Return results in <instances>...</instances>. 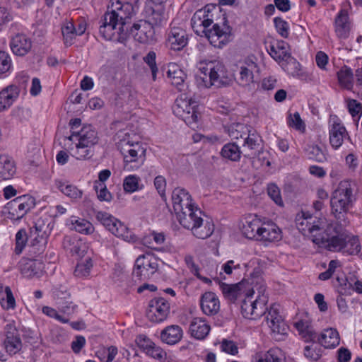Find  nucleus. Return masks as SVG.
Listing matches in <instances>:
<instances>
[{
	"label": "nucleus",
	"instance_id": "obj_24",
	"mask_svg": "<svg viewBox=\"0 0 362 362\" xmlns=\"http://www.w3.org/2000/svg\"><path fill=\"white\" fill-rule=\"evenodd\" d=\"M262 221L256 215L247 216L243 222L242 233L248 239H255L258 235Z\"/></svg>",
	"mask_w": 362,
	"mask_h": 362
},
{
	"label": "nucleus",
	"instance_id": "obj_52",
	"mask_svg": "<svg viewBox=\"0 0 362 362\" xmlns=\"http://www.w3.org/2000/svg\"><path fill=\"white\" fill-rule=\"evenodd\" d=\"M91 148L90 146H84L78 142L76 146L74 156L78 160L90 158L93 155V151Z\"/></svg>",
	"mask_w": 362,
	"mask_h": 362
},
{
	"label": "nucleus",
	"instance_id": "obj_47",
	"mask_svg": "<svg viewBox=\"0 0 362 362\" xmlns=\"http://www.w3.org/2000/svg\"><path fill=\"white\" fill-rule=\"evenodd\" d=\"M92 267V259L88 257L83 262L77 264L74 270V275L79 278L86 277L90 274Z\"/></svg>",
	"mask_w": 362,
	"mask_h": 362
},
{
	"label": "nucleus",
	"instance_id": "obj_5",
	"mask_svg": "<svg viewBox=\"0 0 362 362\" xmlns=\"http://www.w3.org/2000/svg\"><path fill=\"white\" fill-rule=\"evenodd\" d=\"M296 225L299 231L305 235H310L312 240L315 235L319 236L322 233L326 224L325 218L313 217L308 213L301 212L296 215Z\"/></svg>",
	"mask_w": 362,
	"mask_h": 362
},
{
	"label": "nucleus",
	"instance_id": "obj_19",
	"mask_svg": "<svg viewBox=\"0 0 362 362\" xmlns=\"http://www.w3.org/2000/svg\"><path fill=\"white\" fill-rule=\"evenodd\" d=\"M172 202L175 213L194 205L189 192L185 189L180 187L175 188L173 191Z\"/></svg>",
	"mask_w": 362,
	"mask_h": 362
},
{
	"label": "nucleus",
	"instance_id": "obj_7",
	"mask_svg": "<svg viewBox=\"0 0 362 362\" xmlns=\"http://www.w3.org/2000/svg\"><path fill=\"white\" fill-rule=\"evenodd\" d=\"M196 103L189 100L177 99L173 107L174 112L192 129L197 127V122L199 114L197 110Z\"/></svg>",
	"mask_w": 362,
	"mask_h": 362
},
{
	"label": "nucleus",
	"instance_id": "obj_36",
	"mask_svg": "<svg viewBox=\"0 0 362 362\" xmlns=\"http://www.w3.org/2000/svg\"><path fill=\"white\" fill-rule=\"evenodd\" d=\"M213 20L208 18V15L206 14L205 11L199 10L194 13L192 19L191 24H193L194 27L202 28V33H205L212 25Z\"/></svg>",
	"mask_w": 362,
	"mask_h": 362
},
{
	"label": "nucleus",
	"instance_id": "obj_15",
	"mask_svg": "<svg viewBox=\"0 0 362 362\" xmlns=\"http://www.w3.org/2000/svg\"><path fill=\"white\" fill-rule=\"evenodd\" d=\"M175 214L180 225L189 230L193 228L195 221H198L202 216V211L194 205L187 207Z\"/></svg>",
	"mask_w": 362,
	"mask_h": 362
},
{
	"label": "nucleus",
	"instance_id": "obj_57",
	"mask_svg": "<svg viewBox=\"0 0 362 362\" xmlns=\"http://www.w3.org/2000/svg\"><path fill=\"white\" fill-rule=\"evenodd\" d=\"M199 71L200 75L197 76V83L199 87L208 88L215 85V83L214 80H212V77H211L210 74L204 72V70Z\"/></svg>",
	"mask_w": 362,
	"mask_h": 362
},
{
	"label": "nucleus",
	"instance_id": "obj_2",
	"mask_svg": "<svg viewBox=\"0 0 362 362\" xmlns=\"http://www.w3.org/2000/svg\"><path fill=\"white\" fill-rule=\"evenodd\" d=\"M354 184L349 180L339 182L330 198L331 214L340 225L349 223L347 214L356 202Z\"/></svg>",
	"mask_w": 362,
	"mask_h": 362
},
{
	"label": "nucleus",
	"instance_id": "obj_25",
	"mask_svg": "<svg viewBox=\"0 0 362 362\" xmlns=\"http://www.w3.org/2000/svg\"><path fill=\"white\" fill-rule=\"evenodd\" d=\"M201 308L206 315H214L220 309V303L217 296L213 292H206L201 298Z\"/></svg>",
	"mask_w": 362,
	"mask_h": 362
},
{
	"label": "nucleus",
	"instance_id": "obj_22",
	"mask_svg": "<svg viewBox=\"0 0 362 362\" xmlns=\"http://www.w3.org/2000/svg\"><path fill=\"white\" fill-rule=\"evenodd\" d=\"M210 325L205 319L194 317L191 320L189 326V332L193 338L202 340L205 339L210 332Z\"/></svg>",
	"mask_w": 362,
	"mask_h": 362
},
{
	"label": "nucleus",
	"instance_id": "obj_26",
	"mask_svg": "<svg viewBox=\"0 0 362 362\" xmlns=\"http://www.w3.org/2000/svg\"><path fill=\"white\" fill-rule=\"evenodd\" d=\"M182 328L176 325H172L164 328L160 334V340L167 344L173 345L178 343L182 338Z\"/></svg>",
	"mask_w": 362,
	"mask_h": 362
},
{
	"label": "nucleus",
	"instance_id": "obj_37",
	"mask_svg": "<svg viewBox=\"0 0 362 362\" xmlns=\"http://www.w3.org/2000/svg\"><path fill=\"white\" fill-rule=\"evenodd\" d=\"M340 86L347 90H351L354 86V74L351 68L344 66L337 72Z\"/></svg>",
	"mask_w": 362,
	"mask_h": 362
},
{
	"label": "nucleus",
	"instance_id": "obj_17",
	"mask_svg": "<svg viewBox=\"0 0 362 362\" xmlns=\"http://www.w3.org/2000/svg\"><path fill=\"white\" fill-rule=\"evenodd\" d=\"M53 228L54 221L50 217H40L35 223L34 227L30 229L31 236H33L35 240L40 239L47 241Z\"/></svg>",
	"mask_w": 362,
	"mask_h": 362
},
{
	"label": "nucleus",
	"instance_id": "obj_6",
	"mask_svg": "<svg viewBox=\"0 0 362 362\" xmlns=\"http://www.w3.org/2000/svg\"><path fill=\"white\" fill-rule=\"evenodd\" d=\"M35 206V199L28 194H25L19 196L7 203L5 210L8 214V218L19 220Z\"/></svg>",
	"mask_w": 362,
	"mask_h": 362
},
{
	"label": "nucleus",
	"instance_id": "obj_50",
	"mask_svg": "<svg viewBox=\"0 0 362 362\" xmlns=\"http://www.w3.org/2000/svg\"><path fill=\"white\" fill-rule=\"evenodd\" d=\"M46 244L47 241L40 239L35 240V238H33L31 244L29 245L30 255L33 258L39 257L44 252Z\"/></svg>",
	"mask_w": 362,
	"mask_h": 362
},
{
	"label": "nucleus",
	"instance_id": "obj_64",
	"mask_svg": "<svg viewBox=\"0 0 362 362\" xmlns=\"http://www.w3.org/2000/svg\"><path fill=\"white\" fill-rule=\"evenodd\" d=\"M222 351L231 355H235L238 352V349L236 344L233 341L227 339H223L221 344Z\"/></svg>",
	"mask_w": 362,
	"mask_h": 362
},
{
	"label": "nucleus",
	"instance_id": "obj_53",
	"mask_svg": "<svg viewBox=\"0 0 362 362\" xmlns=\"http://www.w3.org/2000/svg\"><path fill=\"white\" fill-rule=\"evenodd\" d=\"M72 224L74 226V229L78 233L90 234L93 231L92 224L84 219L72 220Z\"/></svg>",
	"mask_w": 362,
	"mask_h": 362
},
{
	"label": "nucleus",
	"instance_id": "obj_12",
	"mask_svg": "<svg viewBox=\"0 0 362 362\" xmlns=\"http://www.w3.org/2000/svg\"><path fill=\"white\" fill-rule=\"evenodd\" d=\"M267 325L274 335H284L286 334L288 327L283 320L279 312V305L271 306L265 317Z\"/></svg>",
	"mask_w": 362,
	"mask_h": 362
},
{
	"label": "nucleus",
	"instance_id": "obj_21",
	"mask_svg": "<svg viewBox=\"0 0 362 362\" xmlns=\"http://www.w3.org/2000/svg\"><path fill=\"white\" fill-rule=\"evenodd\" d=\"M329 143L334 149H338L343 144L344 139L348 136L346 128L337 119L334 121L329 129Z\"/></svg>",
	"mask_w": 362,
	"mask_h": 362
},
{
	"label": "nucleus",
	"instance_id": "obj_4",
	"mask_svg": "<svg viewBox=\"0 0 362 362\" xmlns=\"http://www.w3.org/2000/svg\"><path fill=\"white\" fill-rule=\"evenodd\" d=\"M342 226H344L337 222L329 224L323 230L325 232V235L322 233H320L319 236L315 235L313 243L332 252H341L346 238Z\"/></svg>",
	"mask_w": 362,
	"mask_h": 362
},
{
	"label": "nucleus",
	"instance_id": "obj_29",
	"mask_svg": "<svg viewBox=\"0 0 362 362\" xmlns=\"http://www.w3.org/2000/svg\"><path fill=\"white\" fill-rule=\"evenodd\" d=\"M19 88L10 85L0 91V111L8 108L19 96Z\"/></svg>",
	"mask_w": 362,
	"mask_h": 362
},
{
	"label": "nucleus",
	"instance_id": "obj_58",
	"mask_svg": "<svg viewBox=\"0 0 362 362\" xmlns=\"http://www.w3.org/2000/svg\"><path fill=\"white\" fill-rule=\"evenodd\" d=\"M11 66V60L8 54L4 51H0V74L8 72Z\"/></svg>",
	"mask_w": 362,
	"mask_h": 362
},
{
	"label": "nucleus",
	"instance_id": "obj_45",
	"mask_svg": "<svg viewBox=\"0 0 362 362\" xmlns=\"http://www.w3.org/2000/svg\"><path fill=\"white\" fill-rule=\"evenodd\" d=\"M221 154L226 159L238 161L240 158L241 151L235 144L228 143L223 146Z\"/></svg>",
	"mask_w": 362,
	"mask_h": 362
},
{
	"label": "nucleus",
	"instance_id": "obj_48",
	"mask_svg": "<svg viewBox=\"0 0 362 362\" xmlns=\"http://www.w3.org/2000/svg\"><path fill=\"white\" fill-rule=\"evenodd\" d=\"M0 303L1 306L6 309H13L16 306V300L10 287L5 288V293L0 294Z\"/></svg>",
	"mask_w": 362,
	"mask_h": 362
},
{
	"label": "nucleus",
	"instance_id": "obj_14",
	"mask_svg": "<svg viewBox=\"0 0 362 362\" xmlns=\"http://www.w3.org/2000/svg\"><path fill=\"white\" fill-rule=\"evenodd\" d=\"M158 269L156 259L150 254L139 255L137 257V276L150 278Z\"/></svg>",
	"mask_w": 362,
	"mask_h": 362
},
{
	"label": "nucleus",
	"instance_id": "obj_44",
	"mask_svg": "<svg viewBox=\"0 0 362 362\" xmlns=\"http://www.w3.org/2000/svg\"><path fill=\"white\" fill-rule=\"evenodd\" d=\"M305 154L308 159L323 163L327 160V155L324 150L315 144L308 145L305 148Z\"/></svg>",
	"mask_w": 362,
	"mask_h": 362
},
{
	"label": "nucleus",
	"instance_id": "obj_34",
	"mask_svg": "<svg viewBox=\"0 0 362 362\" xmlns=\"http://www.w3.org/2000/svg\"><path fill=\"white\" fill-rule=\"evenodd\" d=\"M245 136L243 147L250 151L247 153L246 156H255L256 151L260 146L261 137L255 131L252 132L250 129Z\"/></svg>",
	"mask_w": 362,
	"mask_h": 362
},
{
	"label": "nucleus",
	"instance_id": "obj_13",
	"mask_svg": "<svg viewBox=\"0 0 362 362\" xmlns=\"http://www.w3.org/2000/svg\"><path fill=\"white\" fill-rule=\"evenodd\" d=\"M103 225L115 236L122 238L124 240L129 243H135L136 236L134 234L129 231L128 228L121 221L111 215L105 221Z\"/></svg>",
	"mask_w": 362,
	"mask_h": 362
},
{
	"label": "nucleus",
	"instance_id": "obj_51",
	"mask_svg": "<svg viewBox=\"0 0 362 362\" xmlns=\"http://www.w3.org/2000/svg\"><path fill=\"white\" fill-rule=\"evenodd\" d=\"M185 262L187 267L190 270V272L194 276H196L199 279L202 280V281H204V283H206V284L211 283V280L210 279L204 277L200 275V274L199 272V268L198 265H197L195 264L192 256L186 255L185 257Z\"/></svg>",
	"mask_w": 362,
	"mask_h": 362
},
{
	"label": "nucleus",
	"instance_id": "obj_23",
	"mask_svg": "<svg viewBox=\"0 0 362 362\" xmlns=\"http://www.w3.org/2000/svg\"><path fill=\"white\" fill-rule=\"evenodd\" d=\"M134 141L130 140L129 138L123 139L119 143L120 151L124 156V161L125 163L124 170L127 171L133 170V166L130 163L136 161V150L134 148Z\"/></svg>",
	"mask_w": 362,
	"mask_h": 362
},
{
	"label": "nucleus",
	"instance_id": "obj_10",
	"mask_svg": "<svg viewBox=\"0 0 362 362\" xmlns=\"http://www.w3.org/2000/svg\"><path fill=\"white\" fill-rule=\"evenodd\" d=\"M170 309L168 300L163 297L154 298L149 302L147 317L153 322H162L168 318Z\"/></svg>",
	"mask_w": 362,
	"mask_h": 362
},
{
	"label": "nucleus",
	"instance_id": "obj_27",
	"mask_svg": "<svg viewBox=\"0 0 362 362\" xmlns=\"http://www.w3.org/2000/svg\"><path fill=\"white\" fill-rule=\"evenodd\" d=\"M280 233V229L275 224L262 222L256 240L269 242L278 240L281 238Z\"/></svg>",
	"mask_w": 362,
	"mask_h": 362
},
{
	"label": "nucleus",
	"instance_id": "obj_8",
	"mask_svg": "<svg viewBox=\"0 0 362 362\" xmlns=\"http://www.w3.org/2000/svg\"><path fill=\"white\" fill-rule=\"evenodd\" d=\"M257 59L254 55L246 57L240 63L239 75L236 79L238 85L250 88L255 83V74L259 72Z\"/></svg>",
	"mask_w": 362,
	"mask_h": 362
},
{
	"label": "nucleus",
	"instance_id": "obj_38",
	"mask_svg": "<svg viewBox=\"0 0 362 362\" xmlns=\"http://www.w3.org/2000/svg\"><path fill=\"white\" fill-rule=\"evenodd\" d=\"M214 279L219 284L220 288L226 298L231 301H235L238 298L241 290L240 284H227L225 283H221L218 278H214Z\"/></svg>",
	"mask_w": 362,
	"mask_h": 362
},
{
	"label": "nucleus",
	"instance_id": "obj_3",
	"mask_svg": "<svg viewBox=\"0 0 362 362\" xmlns=\"http://www.w3.org/2000/svg\"><path fill=\"white\" fill-rule=\"evenodd\" d=\"M295 327L305 341L317 340L326 349H332L339 344V334L335 329H326L318 337L313 326L308 321H298L295 323Z\"/></svg>",
	"mask_w": 362,
	"mask_h": 362
},
{
	"label": "nucleus",
	"instance_id": "obj_60",
	"mask_svg": "<svg viewBox=\"0 0 362 362\" xmlns=\"http://www.w3.org/2000/svg\"><path fill=\"white\" fill-rule=\"evenodd\" d=\"M94 188L97 192V197L100 201L110 202L112 200V194L107 190L104 184H99L95 185Z\"/></svg>",
	"mask_w": 362,
	"mask_h": 362
},
{
	"label": "nucleus",
	"instance_id": "obj_32",
	"mask_svg": "<svg viewBox=\"0 0 362 362\" xmlns=\"http://www.w3.org/2000/svg\"><path fill=\"white\" fill-rule=\"evenodd\" d=\"M16 173V165L11 157L8 155H0V178L11 179Z\"/></svg>",
	"mask_w": 362,
	"mask_h": 362
},
{
	"label": "nucleus",
	"instance_id": "obj_46",
	"mask_svg": "<svg viewBox=\"0 0 362 362\" xmlns=\"http://www.w3.org/2000/svg\"><path fill=\"white\" fill-rule=\"evenodd\" d=\"M361 249V244L357 237H348L346 235L345 242L341 251L343 253L349 255H355L359 253Z\"/></svg>",
	"mask_w": 362,
	"mask_h": 362
},
{
	"label": "nucleus",
	"instance_id": "obj_54",
	"mask_svg": "<svg viewBox=\"0 0 362 362\" xmlns=\"http://www.w3.org/2000/svg\"><path fill=\"white\" fill-rule=\"evenodd\" d=\"M259 362H284L282 354L279 349H271L264 355V358L259 359Z\"/></svg>",
	"mask_w": 362,
	"mask_h": 362
},
{
	"label": "nucleus",
	"instance_id": "obj_16",
	"mask_svg": "<svg viewBox=\"0 0 362 362\" xmlns=\"http://www.w3.org/2000/svg\"><path fill=\"white\" fill-rule=\"evenodd\" d=\"M137 346L147 356L158 360L163 359L166 354L145 334H139L137 337Z\"/></svg>",
	"mask_w": 362,
	"mask_h": 362
},
{
	"label": "nucleus",
	"instance_id": "obj_30",
	"mask_svg": "<svg viewBox=\"0 0 362 362\" xmlns=\"http://www.w3.org/2000/svg\"><path fill=\"white\" fill-rule=\"evenodd\" d=\"M190 230L196 238L206 239L212 235L214 226L211 221H204L202 217L198 221H195L194 226Z\"/></svg>",
	"mask_w": 362,
	"mask_h": 362
},
{
	"label": "nucleus",
	"instance_id": "obj_20",
	"mask_svg": "<svg viewBox=\"0 0 362 362\" xmlns=\"http://www.w3.org/2000/svg\"><path fill=\"white\" fill-rule=\"evenodd\" d=\"M74 136H78V142L84 146L93 147L98 142V134L90 125L83 127L78 132H72L68 139L71 141Z\"/></svg>",
	"mask_w": 362,
	"mask_h": 362
},
{
	"label": "nucleus",
	"instance_id": "obj_41",
	"mask_svg": "<svg viewBox=\"0 0 362 362\" xmlns=\"http://www.w3.org/2000/svg\"><path fill=\"white\" fill-rule=\"evenodd\" d=\"M287 62L286 71L293 77H297L301 80H307L309 77L307 72L303 71L301 65L295 59L291 58Z\"/></svg>",
	"mask_w": 362,
	"mask_h": 362
},
{
	"label": "nucleus",
	"instance_id": "obj_63",
	"mask_svg": "<svg viewBox=\"0 0 362 362\" xmlns=\"http://www.w3.org/2000/svg\"><path fill=\"white\" fill-rule=\"evenodd\" d=\"M274 24L278 33L284 37H287L288 35V25L287 22L281 18H275Z\"/></svg>",
	"mask_w": 362,
	"mask_h": 362
},
{
	"label": "nucleus",
	"instance_id": "obj_11",
	"mask_svg": "<svg viewBox=\"0 0 362 362\" xmlns=\"http://www.w3.org/2000/svg\"><path fill=\"white\" fill-rule=\"evenodd\" d=\"M199 69L210 74L216 86H227L231 81L225 66L219 62L211 61L208 63H200Z\"/></svg>",
	"mask_w": 362,
	"mask_h": 362
},
{
	"label": "nucleus",
	"instance_id": "obj_59",
	"mask_svg": "<svg viewBox=\"0 0 362 362\" xmlns=\"http://www.w3.org/2000/svg\"><path fill=\"white\" fill-rule=\"evenodd\" d=\"M156 53L154 52H150L148 54L144 57V61L150 67L153 81L156 79V75L158 72V67L156 63Z\"/></svg>",
	"mask_w": 362,
	"mask_h": 362
},
{
	"label": "nucleus",
	"instance_id": "obj_39",
	"mask_svg": "<svg viewBox=\"0 0 362 362\" xmlns=\"http://www.w3.org/2000/svg\"><path fill=\"white\" fill-rule=\"evenodd\" d=\"M4 346L8 354L14 355L21 350L23 344L19 336L9 333L5 339Z\"/></svg>",
	"mask_w": 362,
	"mask_h": 362
},
{
	"label": "nucleus",
	"instance_id": "obj_42",
	"mask_svg": "<svg viewBox=\"0 0 362 362\" xmlns=\"http://www.w3.org/2000/svg\"><path fill=\"white\" fill-rule=\"evenodd\" d=\"M225 130L232 139H238L243 138L248 134L250 128L243 123H233L228 127H225Z\"/></svg>",
	"mask_w": 362,
	"mask_h": 362
},
{
	"label": "nucleus",
	"instance_id": "obj_28",
	"mask_svg": "<svg viewBox=\"0 0 362 362\" xmlns=\"http://www.w3.org/2000/svg\"><path fill=\"white\" fill-rule=\"evenodd\" d=\"M204 35L211 44L216 42V40L220 39V45L228 42L231 36L229 27H227L224 30L221 29L218 24L213 25L212 28L206 31Z\"/></svg>",
	"mask_w": 362,
	"mask_h": 362
},
{
	"label": "nucleus",
	"instance_id": "obj_56",
	"mask_svg": "<svg viewBox=\"0 0 362 362\" xmlns=\"http://www.w3.org/2000/svg\"><path fill=\"white\" fill-rule=\"evenodd\" d=\"M27 242V234L25 230H19L16 235V247H15V253L16 255H20Z\"/></svg>",
	"mask_w": 362,
	"mask_h": 362
},
{
	"label": "nucleus",
	"instance_id": "obj_1",
	"mask_svg": "<svg viewBox=\"0 0 362 362\" xmlns=\"http://www.w3.org/2000/svg\"><path fill=\"white\" fill-rule=\"evenodd\" d=\"M134 11L133 6L129 3L122 4L119 0L112 1L111 7H108L107 11L105 13L103 19V24L100 26L99 33L102 37L109 40H111L119 25V41L124 43L127 38L132 36L135 39L136 35L133 34L132 30L136 29V23H134L129 33L127 24Z\"/></svg>",
	"mask_w": 362,
	"mask_h": 362
},
{
	"label": "nucleus",
	"instance_id": "obj_9",
	"mask_svg": "<svg viewBox=\"0 0 362 362\" xmlns=\"http://www.w3.org/2000/svg\"><path fill=\"white\" fill-rule=\"evenodd\" d=\"M252 295L246 294L242 300L240 310L243 316L250 320H257L265 314V298H260V300L253 299Z\"/></svg>",
	"mask_w": 362,
	"mask_h": 362
},
{
	"label": "nucleus",
	"instance_id": "obj_40",
	"mask_svg": "<svg viewBox=\"0 0 362 362\" xmlns=\"http://www.w3.org/2000/svg\"><path fill=\"white\" fill-rule=\"evenodd\" d=\"M168 40L171 45H187L188 42L187 33L181 28H173Z\"/></svg>",
	"mask_w": 362,
	"mask_h": 362
},
{
	"label": "nucleus",
	"instance_id": "obj_61",
	"mask_svg": "<svg viewBox=\"0 0 362 362\" xmlns=\"http://www.w3.org/2000/svg\"><path fill=\"white\" fill-rule=\"evenodd\" d=\"M257 294L256 297L257 300H260V298L264 297L265 298V305L267 303V296L266 295V286L264 284H256L252 288V290L250 291L247 293L249 295H253L255 293Z\"/></svg>",
	"mask_w": 362,
	"mask_h": 362
},
{
	"label": "nucleus",
	"instance_id": "obj_49",
	"mask_svg": "<svg viewBox=\"0 0 362 362\" xmlns=\"http://www.w3.org/2000/svg\"><path fill=\"white\" fill-rule=\"evenodd\" d=\"M288 125L294 128L296 130L303 133L305 131V124L301 119L300 114L296 112L293 114L290 113L288 117Z\"/></svg>",
	"mask_w": 362,
	"mask_h": 362
},
{
	"label": "nucleus",
	"instance_id": "obj_35",
	"mask_svg": "<svg viewBox=\"0 0 362 362\" xmlns=\"http://www.w3.org/2000/svg\"><path fill=\"white\" fill-rule=\"evenodd\" d=\"M55 186L59 189L64 195L69 197L72 199H81L83 194L81 190L78 189L76 186L69 184L68 182H63L62 180H56Z\"/></svg>",
	"mask_w": 362,
	"mask_h": 362
},
{
	"label": "nucleus",
	"instance_id": "obj_55",
	"mask_svg": "<svg viewBox=\"0 0 362 362\" xmlns=\"http://www.w3.org/2000/svg\"><path fill=\"white\" fill-rule=\"evenodd\" d=\"M267 194L277 205L283 206L280 189L274 183L269 184L267 187Z\"/></svg>",
	"mask_w": 362,
	"mask_h": 362
},
{
	"label": "nucleus",
	"instance_id": "obj_62",
	"mask_svg": "<svg viewBox=\"0 0 362 362\" xmlns=\"http://www.w3.org/2000/svg\"><path fill=\"white\" fill-rule=\"evenodd\" d=\"M75 26L69 22L62 28V33L66 43L69 42L75 36Z\"/></svg>",
	"mask_w": 362,
	"mask_h": 362
},
{
	"label": "nucleus",
	"instance_id": "obj_33",
	"mask_svg": "<svg viewBox=\"0 0 362 362\" xmlns=\"http://www.w3.org/2000/svg\"><path fill=\"white\" fill-rule=\"evenodd\" d=\"M167 76L171 83L177 88L183 85L187 77L186 74L176 64H169Z\"/></svg>",
	"mask_w": 362,
	"mask_h": 362
},
{
	"label": "nucleus",
	"instance_id": "obj_18",
	"mask_svg": "<svg viewBox=\"0 0 362 362\" xmlns=\"http://www.w3.org/2000/svg\"><path fill=\"white\" fill-rule=\"evenodd\" d=\"M352 28V22L349 18L348 11L341 9L337 15L334 20V31L340 39H346L349 37Z\"/></svg>",
	"mask_w": 362,
	"mask_h": 362
},
{
	"label": "nucleus",
	"instance_id": "obj_43",
	"mask_svg": "<svg viewBox=\"0 0 362 362\" xmlns=\"http://www.w3.org/2000/svg\"><path fill=\"white\" fill-rule=\"evenodd\" d=\"M269 55L276 62H288L291 58L289 47H269L267 49Z\"/></svg>",
	"mask_w": 362,
	"mask_h": 362
},
{
	"label": "nucleus",
	"instance_id": "obj_31",
	"mask_svg": "<svg viewBox=\"0 0 362 362\" xmlns=\"http://www.w3.org/2000/svg\"><path fill=\"white\" fill-rule=\"evenodd\" d=\"M20 267L21 274L26 277L39 276L44 269L43 263L40 260L34 259L25 260Z\"/></svg>",
	"mask_w": 362,
	"mask_h": 362
}]
</instances>
